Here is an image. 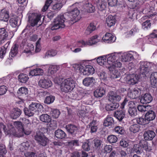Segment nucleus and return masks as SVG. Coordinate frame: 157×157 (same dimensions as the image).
<instances>
[{
  "label": "nucleus",
  "instance_id": "nucleus-61",
  "mask_svg": "<svg viewBox=\"0 0 157 157\" xmlns=\"http://www.w3.org/2000/svg\"><path fill=\"white\" fill-rule=\"evenodd\" d=\"M114 130L116 132L121 134H123L124 132V130L123 128L119 126L115 127Z\"/></svg>",
  "mask_w": 157,
  "mask_h": 157
},
{
  "label": "nucleus",
  "instance_id": "nucleus-12",
  "mask_svg": "<svg viewBox=\"0 0 157 157\" xmlns=\"http://www.w3.org/2000/svg\"><path fill=\"white\" fill-rule=\"evenodd\" d=\"M108 96V100L112 102H116L119 101L121 99V96L113 91L109 92Z\"/></svg>",
  "mask_w": 157,
  "mask_h": 157
},
{
  "label": "nucleus",
  "instance_id": "nucleus-35",
  "mask_svg": "<svg viewBox=\"0 0 157 157\" xmlns=\"http://www.w3.org/2000/svg\"><path fill=\"white\" fill-rule=\"evenodd\" d=\"M66 128L67 131L71 134L75 133L77 130V127L73 124H68L66 126Z\"/></svg>",
  "mask_w": 157,
  "mask_h": 157
},
{
  "label": "nucleus",
  "instance_id": "nucleus-36",
  "mask_svg": "<svg viewBox=\"0 0 157 157\" xmlns=\"http://www.w3.org/2000/svg\"><path fill=\"white\" fill-rule=\"evenodd\" d=\"M96 29V26L94 23H91L85 31V34L88 35L90 34L93 31Z\"/></svg>",
  "mask_w": 157,
  "mask_h": 157
},
{
  "label": "nucleus",
  "instance_id": "nucleus-55",
  "mask_svg": "<svg viewBox=\"0 0 157 157\" xmlns=\"http://www.w3.org/2000/svg\"><path fill=\"white\" fill-rule=\"evenodd\" d=\"M55 100V97L52 96L47 97L44 101V103L49 104L52 103Z\"/></svg>",
  "mask_w": 157,
  "mask_h": 157
},
{
  "label": "nucleus",
  "instance_id": "nucleus-11",
  "mask_svg": "<svg viewBox=\"0 0 157 157\" xmlns=\"http://www.w3.org/2000/svg\"><path fill=\"white\" fill-rule=\"evenodd\" d=\"M115 67H108L110 71V76L112 79H115L121 77V75L119 71L115 69Z\"/></svg>",
  "mask_w": 157,
  "mask_h": 157
},
{
  "label": "nucleus",
  "instance_id": "nucleus-44",
  "mask_svg": "<svg viewBox=\"0 0 157 157\" xmlns=\"http://www.w3.org/2000/svg\"><path fill=\"white\" fill-rule=\"evenodd\" d=\"M60 114L59 110L57 109H51L50 112V115L54 118H58Z\"/></svg>",
  "mask_w": 157,
  "mask_h": 157
},
{
  "label": "nucleus",
  "instance_id": "nucleus-41",
  "mask_svg": "<svg viewBox=\"0 0 157 157\" xmlns=\"http://www.w3.org/2000/svg\"><path fill=\"white\" fill-rule=\"evenodd\" d=\"M29 146V143L27 141L19 145L18 147L20 151L22 152L24 151L25 150H27Z\"/></svg>",
  "mask_w": 157,
  "mask_h": 157
},
{
  "label": "nucleus",
  "instance_id": "nucleus-21",
  "mask_svg": "<svg viewBox=\"0 0 157 157\" xmlns=\"http://www.w3.org/2000/svg\"><path fill=\"white\" fill-rule=\"evenodd\" d=\"M21 110L18 108L13 109L10 114L11 117L13 119H16L21 114Z\"/></svg>",
  "mask_w": 157,
  "mask_h": 157
},
{
  "label": "nucleus",
  "instance_id": "nucleus-39",
  "mask_svg": "<svg viewBox=\"0 0 157 157\" xmlns=\"http://www.w3.org/2000/svg\"><path fill=\"white\" fill-rule=\"evenodd\" d=\"M98 63L101 66H105L107 64L106 55L98 57L97 59Z\"/></svg>",
  "mask_w": 157,
  "mask_h": 157
},
{
  "label": "nucleus",
  "instance_id": "nucleus-6",
  "mask_svg": "<svg viewBox=\"0 0 157 157\" xmlns=\"http://www.w3.org/2000/svg\"><path fill=\"white\" fill-rule=\"evenodd\" d=\"M139 64L140 66L139 70L141 77L146 76V75L151 70L152 63L148 62L141 61Z\"/></svg>",
  "mask_w": 157,
  "mask_h": 157
},
{
  "label": "nucleus",
  "instance_id": "nucleus-54",
  "mask_svg": "<svg viewBox=\"0 0 157 157\" xmlns=\"http://www.w3.org/2000/svg\"><path fill=\"white\" fill-rule=\"evenodd\" d=\"M28 92L27 88L23 87L19 88L17 93L18 94L21 95L22 94H26L28 93Z\"/></svg>",
  "mask_w": 157,
  "mask_h": 157
},
{
  "label": "nucleus",
  "instance_id": "nucleus-64",
  "mask_svg": "<svg viewBox=\"0 0 157 157\" xmlns=\"http://www.w3.org/2000/svg\"><path fill=\"white\" fill-rule=\"evenodd\" d=\"M7 90V87L4 86L2 85L0 86V95H2L6 94Z\"/></svg>",
  "mask_w": 157,
  "mask_h": 157
},
{
  "label": "nucleus",
  "instance_id": "nucleus-45",
  "mask_svg": "<svg viewBox=\"0 0 157 157\" xmlns=\"http://www.w3.org/2000/svg\"><path fill=\"white\" fill-rule=\"evenodd\" d=\"M40 118L41 121L45 123H49L51 120L50 117L47 114L41 115Z\"/></svg>",
  "mask_w": 157,
  "mask_h": 157
},
{
  "label": "nucleus",
  "instance_id": "nucleus-46",
  "mask_svg": "<svg viewBox=\"0 0 157 157\" xmlns=\"http://www.w3.org/2000/svg\"><path fill=\"white\" fill-rule=\"evenodd\" d=\"M98 37L97 35L93 36L88 41V43H87V44L89 45H92L97 43L99 41V40L98 39Z\"/></svg>",
  "mask_w": 157,
  "mask_h": 157
},
{
  "label": "nucleus",
  "instance_id": "nucleus-42",
  "mask_svg": "<svg viewBox=\"0 0 157 157\" xmlns=\"http://www.w3.org/2000/svg\"><path fill=\"white\" fill-rule=\"evenodd\" d=\"M140 128V126L138 124L131 125L129 127L130 131L133 133H136L139 131Z\"/></svg>",
  "mask_w": 157,
  "mask_h": 157
},
{
  "label": "nucleus",
  "instance_id": "nucleus-23",
  "mask_svg": "<svg viewBox=\"0 0 157 157\" xmlns=\"http://www.w3.org/2000/svg\"><path fill=\"white\" fill-rule=\"evenodd\" d=\"M156 117L155 113L152 110H150L147 112L145 115L146 119L149 122V121L154 120Z\"/></svg>",
  "mask_w": 157,
  "mask_h": 157
},
{
  "label": "nucleus",
  "instance_id": "nucleus-31",
  "mask_svg": "<svg viewBox=\"0 0 157 157\" xmlns=\"http://www.w3.org/2000/svg\"><path fill=\"white\" fill-rule=\"evenodd\" d=\"M62 0H47L43 6L42 10L43 12L46 11L48 8L51 3L53 2L54 3L62 2Z\"/></svg>",
  "mask_w": 157,
  "mask_h": 157
},
{
  "label": "nucleus",
  "instance_id": "nucleus-50",
  "mask_svg": "<svg viewBox=\"0 0 157 157\" xmlns=\"http://www.w3.org/2000/svg\"><path fill=\"white\" fill-rule=\"evenodd\" d=\"M151 106H144L143 105H139L138 106V110L141 112H144L148 111L150 109Z\"/></svg>",
  "mask_w": 157,
  "mask_h": 157
},
{
  "label": "nucleus",
  "instance_id": "nucleus-22",
  "mask_svg": "<svg viewBox=\"0 0 157 157\" xmlns=\"http://www.w3.org/2000/svg\"><path fill=\"white\" fill-rule=\"evenodd\" d=\"M116 22L115 17L112 15H109L106 19V23L109 27L114 25Z\"/></svg>",
  "mask_w": 157,
  "mask_h": 157
},
{
  "label": "nucleus",
  "instance_id": "nucleus-1",
  "mask_svg": "<svg viewBox=\"0 0 157 157\" xmlns=\"http://www.w3.org/2000/svg\"><path fill=\"white\" fill-rule=\"evenodd\" d=\"M54 82L55 83L60 86L62 91L68 92L72 90L75 86V82L71 78H68L65 79L58 77L55 78Z\"/></svg>",
  "mask_w": 157,
  "mask_h": 157
},
{
  "label": "nucleus",
  "instance_id": "nucleus-28",
  "mask_svg": "<svg viewBox=\"0 0 157 157\" xmlns=\"http://www.w3.org/2000/svg\"><path fill=\"white\" fill-rule=\"evenodd\" d=\"M95 82V79L93 77H87L83 80V84L86 86L93 85Z\"/></svg>",
  "mask_w": 157,
  "mask_h": 157
},
{
  "label": "nucleus",
  "instance_id": "nucleus-56",
  "mask_svg": "<svg viewBox=\"0 0 157 157\" xmlns=\"http://www.w3.org/2000/svg\"><path fill=\"white\" fill-rule=\"evenodd\" d=\"M25 114L29 117L32 116L34 115V113L31 109H28L27 108H25L24 109Z\"/></svg>",
  "mask_w": 157,
  "mask_h": 157
},
{
  "label": "nucleus",
  "instance_id": "nucleus-34",
  "mask_svg": "<svg viewBox=\"0 0 157 157\" xmlns=\"http://www.w3.org/2000/svg\"><path fill=\"white\" fill-rule=\"evenodd\" d=\"M59 69V66L57 65H51L49 66L48 73L49 75H52L55 74Z\"/></svg>",
  "mask_w": 157,
  "mask_h": 157
},
{
  "label": "nucleus",
  "instance_id": "nucleus-19",
  "mask_svg": "<svg viewBox=\"0 0 157 157\" xmlns=\"http://www.w3.org/2000/svg\"><path fill=\"white\" fill-rule=\"evenodd\" d=\"M152 100L151 95L149 94H146L142 96L140 102L143 104H147L150 103Z\"/></svg>",
  "mask_w": 157,
  "mask_h": 157
},
{
  "label": "nucleus",
  "instance_id": "nucleus-49",
  "mask_svg": "<svg viewBox=\"0 0 157 157\" xmlns=\"http://www.w3.org/2000/svg\"><path fill=\"white\" fill-rule=\"evenodd\" d=\"M151 26V23L150 20H147L142 24V28L144 30H146L150 29Z\"/></svg>",
  "mask_w": 157,
  "mask_h": 157
},
{
  "label": "nucleus",
  "instance_id": "nucleus-3",
  "mask_svg": "<svg viewBox=\"0 0 157 157\" xmlns=\"http://www.w3.org/2000/svg\"><path fill=\"white\" fill-rule=\"evenodd\" d=\"M119 56V54L117 52L106 55L107 64L110 65L108 67L117 68L121 67L122 66L121 63L119 61L117 60V59Z\"/></svg>",
  "mask_w": 157,
  "mask_h": 157
},
{
  "label": "nucleus",
  "instance_id": "nucleus-29",
  "mask_svg": "<svg viewBox=\"0 0 157 157\" xmlns=\"http://www.w3.org/2000/svg\"><path fill=\"white\" fill-rule=\"evenodd\" d=\"M128 95L132 98H136L139 96V90L136 89H132L128 92Z\"/></svg>",
  "mask_w": 157,
  "mask_h": 157
},
{
  "label": "nucleus",
  "instance_id": "nucleus-7",
  "mask_svg": "<svg viewBox=\"0 0 157 157\" xmlns=\"http://www.w3.org/2000/svg\"><path fill=\"white\" fill-rule=\"evenodd\" d=\"M34 138L39 144L43 146H46L48 142V139L44 136L43 133L40 132L36 133Z\"/></svg>",
  "mask_w": 157,
  "mask_h": 157
},
{
  "label": "nucleus",
  "instance_id": "nucleus-16",
  "mask_svg": "<svg viewBox=\"0 0 157 157\" xmlns=\"http://www.w3.org/2000/svg\"><path fill=\"white\" fill-rule=\"evenodd\" d=\"M103 40L106 43H111L114 42L116 37L110 33H107L102 38Z\"/></svg>",
  "mask_w": 157,
  "mask_h": 157
},
{
  "label": "nucleus",
  "instance_id": "nucleus-14",
  "mask_svg": "<svg viewBox=\"0 0 157 157\" xmlns=\"http://www.w3.org/2000/svg\"><path fill=\"white\" fill-rule=\"evenodd\" d=\"M38 84L39 86L42 88L47 89L51 87L52 85V83L49 79L43 78L39 80Z\"/></svg>",
  "mask_w": 157,
  "mask_h": 157
},
{
  "label": "nucleus",
  "instance_id": "nucleus-2",
  "mask_svg": "<svg viewBox=\"0 0 157 157\" xmlns=\"http://www.w3.org/2000/svg\"><path fill=\"white\" fill-rule=\"evenodd\" d=\"M8 129L2 123H0V127L3 129L5 132H7V134H12L13 136L20 137L24 135L23 129H17L16 131L14 128L13 126L11 123H9L7 125Z\"/></svg>",
  "mask_w": 157,
  "mask_h": 157
},
{
  "label": "nucleus",
  "instance_id": "nucleus-40",
  "mask_svg": "<svg viewBox=\"0 0 157 157\" xmlns=\"http://www.w3.org/2000/svg\"><path fill=\"white\" fill-rule=\"evenodd\" d=\"M119 106V104L117 102H114L107 104L105 107L106 110L108 111L114 110Z\"/></svg>",
  "mask_w": 157,
  "mask_h": 157
},
{
  "label": "nucleus",
  "instance_id": "nucleus-48",
  "mask_svg": "<svg viewBox=\"0 0 157 157\" xmlns=\"http://www.w3.org/2000/svg\"><path fill=\"white\" fill-rule=\"evenodd\" d=\"M66 145L70 147L73 146H78L79 143L78 140H73L67 142L66 143Z\"/></svg>",
  "mask_w": 157,
  "mask_h": 157
},
{
  "label": "nucleus",
  "instance_id": "nucleus-25",
  "mask_svg": "<svg viewBox=\"0 0 157 157\" xmlns=\"http://www.w3.org/2000/svg\"><path fill=\"white\" fill-rule=\"evenodd\" d=\"M8 36L5 27L0 29V44L4 42V40Z\"/></svg>",
  "mask_w": 157,
  "mask_h": 157
},
{
  "label": "nucleus",
  "instance_id": "nucleus-26",
  "mask_svg": "<svg viewBox=\"0 0 157 157\" xmlns=\"http://www.w3.org/2000/svg\"><path fill=\"white\" fill-rule=\"evenodd\" d=\"M98 8L101 10L105 9L106 7V0H95Z\"/></svg>",
  "mask_w": 157,
  "mask_h": 157
},
{
  "label": "nucleus",
  "instance_id": "nucleus-30",
  "mask_svg": "<svg viewBox=\"0 0 157 157\" xmlns=\"http://www.w3.org/2000/svg\"><path fill=\"white\" fill-rule=\"evenodd\" d=\"M114 121L112 117L108 116L104 121L103 125L106 127H112L114 124Z\"/></svg>",
  "mask_w": 157,
  "mask_h": 157
},
{
  "label": "nucleus",
  "instance_id": "nucleus-4",
  "mask_svg": "<svg viewBox=\"0 0 157 157\" xmlns=\"http://www.w3.org/2000/svg\"><path fill=\"white\" fill-rule=\"evenodd\" d=\"M73 67L77 72L78 71L84 75H89L94 73V69L91 65L83 66L80 64H75L73 65Z\"/></svg>",
  "mask_w": 157,
  "mask_h": 157
},
{
  "label": "nucleus",
  "instance_id": "nucleus-33",
  "mask_svg": "<svg viewBox=\"0 0 157 157\" xmlns=\"http://www.w3.org/2000/svg\"><path fill=\"white\" fill-rule=\"evenodd\" d=\"M114 116L119 121H121L124 117V113L122 110L117 111L115 112Z\"/></svg>",
  "mask_w": 157,
  "mask_h": 157
},
{
  "label": "nucleus",
  "instance_id": "nucleus-32",
  "mask_svg": "<svg viewBox=\"0 0 157 157\" xmlns=\"http://www.w3.org/2000/svg\"><path fill=\"white\" fill-rule=\"evenodd\" d=\"M18 45L15 44L11 48L9 54L10 58L15 57L18 53Z\"/></svg>",
  "mask_w": 157,
  "mask_h": 157
},
{
  "label": "nucleus",
  "instance_id": "nucleus-63",
  "mask_svg": "<svg viewBox=\"0 0 157 157\" xmlns=\"http://www.w3.org/2000/svg\"><path fill=\"white\" fill-rule=\"evenodd\" d=\"M84 96L83 93L81 92H78L77 93L74 94L75 99L78 100L81 99Z\"/></svg>",
  "mask_w": 157,
  "mask_h": 157
},
{
  "label": "nucleus",
  "instance_id": "nucleus-10",
  "mask_svg": "<svg viewBox=\"0 0 157 157\" xmlns=\"http://www.w3.org/2000/svg\"><path fill=\"white\" fill-rule=\"evenodd\" d=\"M139 76L136 74L127 75L124 78L125 82L131 85L137 83L139 79Z\"/></svg>",
  "mask_w": 157,
  "mask_h": 157
},
{
  "label": "nucleus",
  "instance_id": "nucleus-58",
  "mask_svg": "<svg viewBox=\"0 0 157 157\" xmlns=\"http://www.w3.org/2000/svg\"><path fill=\"white\" fill-rule=\"evenodd\" d=\"M96 122L95 121H92L90 124V126L91 127V132H95L96 131L97 128L96 126L94 125L96 124Z\"/></svg>",
  "mask_w": 157,
  "mask_h": 157
},
{
  "label": "nucleus",
  "instance_id": "nucleus-8",
  "mask_svg": "<svg viewBox=\"0 0 157 157\" xmlns=\"http://www.w3.org/2000/svg\"><path fill=\"white\" fill-rule=\"evenodd\" d=\"M80 12L79 10L77 8L72 10L68 14L70 17L68 18V21H75V22L77 21L81 18L80 15Z\"/></svg>",
  "mask_w": 157,
  "mask_h": 157
},
{
  "label": "nucleus",
  "instance_id": "nucleus-43",
  "mask_svg": "<svg viewBox=\"0 0 157 157\" xmlns=\"http://www.w3.org/2000/svg\"><path fill=\"white\" fill-rule=\"evenodd\" d=\"M18 79L20 82L25 83L28 81L29 77L27 75L21 73L18 76Z\"/></svg>",
  "mask_w": 157,
  "mask_h": 157
},
{
  "label": "nucleus",
  "instance_id": "nucleus-24",
  "mask_svg": "<svg viewBox=\"0 0 157 157\" xmlns=\"http://www.w3.org/2000/svg\"><path fill=\"white\" fill-rule=\"evenodd\" d=\"M44 73L43 70L40 68H37L31 70L29 73V76H32L42 75Z\"/></svg>",
  "mask_w": 157,
  "mask_h": 157
},
{
  "label": "nucleus",
  "instance_id": "nucleus-20",
  "mask_svg": "<svg viewBox=\"0 0 157 157\" xmlns=\"http://www.w3.org/2000/svg\"><path fill=\"white\" fill-rule=\"evenodd\" d=\"M155 136V133L152 131H145L144 134V138L146 140H151Z\"/></svg>",
  "mask_w": 157,
  "mask_h": 157
},
{
  "label": "nucleus",
  "instance_id": "nucleus-17",
  "mask_svg": "<svg viewBox=\"0 0 157 157\" xmlns=\"http://www.w3.org/2000/svg\"><path fill=\"white\" fill-rule=\"evenodd\" d=\"M9 17V12L5 10H2L0 13V20L6 22L8 24L7 21Z\"/></svg>",
  "mask_w": 157,
  "mask_h": 157
},
{
  "label": "nucleus",
  "instance_id": "nucleus-27",
  "mask_svg": "<svg viewBox=\"0 0 157 157\" xmlns=\"http://www.w3.org/2000/svg\"><path fill=\"white\" fill-rule=\"evenodd\" d=\"M105 94V90L102 87H100L94 92V95L96 98L102 97Z\"/></svg>",
  "mask_w": 157,
  "mask_h": 157
},
{
  "label": "nucleus",
  "instance_id": "nucleus-60",
  "mask_svg": "<svg viewBox=\"0 0 157 157\" xmlns=\"http://www.w3.org/2000/svg\"><path fill=\"white\" fill-rule=\"evenodd\" d=\"M52 7V9L54 10H59L62 7L63 4L62 2L55 3Z\"/></svg>",
  "mask_w": 157,
  "mask_h": 157
},
{
  "label": "nucleus",
  "instance_id": "nucleus-13",
  "mask_svg": "<svg viewBox=\"0 0 157 157\" xmlns=\"http://www.w3.org/2000/svg\"><path fill=\"white\" fill-rule=\"evenodd\" d=\"M29 109L32 111H35L41 113V111H43V107L40 104L36 102H32L29 106Z\"/></svg>",
  "mask_w": 157,
  "mask_h": 157
},
{
  "label": "nucleus",
  "instance_id": "nucleus-59",
  "mask_svg": "<svg viewBox=\"0 0 157 157\" xmlns=\"http://www.w3.org/2000/svg\"><path fill=\"white\" fill-rule=\"evenodd\" d=\"M6 153L5 146L3 144H0V157H4L3 154Z\"/></svg>",
  "mask_w": 157,
  "mask_h": 157
},
{
  "label": "nucleus",
  "instance_id": "nucleus-47",
  "mask_svg": "<svg viewBox=\"0 0 157 157\" xmlns=\"http://www.w3.org/2000/svg\"><path fill=\"white\" fill-rule=\"evenodd\" d=\"M84 6L86 10L89 13H92L94 11L95 7L91 3H86Z\"/></svg>",
  "mask_w": 157,
  "mask_h": 157
},
{
  "label": "nucleus",
  "instance_id": "nucleus-53",
  "mask_svg": "<svg viewBox=\"0 0 157 157\" xmlns=\"http://www.w3.org/2000/svg\"><path fill=\"white\" fill-rule=\"evenodd\" d=\"M107 140L110 143H114L117 140V137L114 135H111L107 137Z\"/></svg>",
  "mask_w": 157,
  "mask_h": 157
},
{
  "label": "nucleus",
  "instance_id": "nucleus-62",
  "mask_svg": "<svg viewBox=\"0 0 157 157\" xmlns=\"http://www.w3.org/2000/svg\"><path fill=\"white\" fill-rule=\"evenodd\" d=\"M25 157H37V154L36 153L32 152H27L25 153Z\"/></svg>",
  "mask_w": 157,
  "mask_h": 157
},
{
  "label": "nucleus",
  "instance_id": "nucleus-15",
  "mask_svg": "<svg viewBox=\"0 0 157 157\" xmlns=\"http://www.w3.org/2000/svg\"><path fill=\"white\" fill-rule=\"evenodd\" d=\"M135 53L134 52L123 53L121 56V61L123 62H126L132 60L134 59V54Z\"/></svg>",
  "mask_w": 157,
  "mask_h": 157
},
{
  "label": "nucleus",
  "instance_id": "nucleus-57",
  "mask_svg": "<svg viewBox=\"0 0 157 157\" xmlns=\"http://www.w3.org/2000/svg\"><path fill=\"white\" fill-rule=\"evenodd\" d=\"M138 30V29L135 28L134 29H131L130 31L126 32L125 33L126 36L127 37H128L132 36L136 33Z\"/></svg>",
  "mask_w": 157,
  "mask_h": 157
},
{
  "label": "nucleus",
  "instance_id": "nucleus-38",
  "mask_svg": "<svg viewBox=\"0 0 157 157\" xmlns=\"http://www.w3.org/2000/svg\"><path fill=\"white\" fill-rule=\"evenodd\" d=\"M102 142L100 140L95 139L92 142V145L93 147L96 149H100Z\"/></svg>",
  "mask_w": 157,
  "mask_h": 157
},
{
  "label": "nucleus",
  "instance_id": "nucleus-18",
  "mask_svg": "<svg viewBox=\"0 0 157 157\" xmlns=\"http://www.w3.org/2000/svg\"><path fill=\"white\" fill-rule=\"evenodd\" d=\"M134 105V103L132 101L129 102V108L128 112L129 114L132 117L136 116L137 114V110L136 108L134 106L132 107L131 106V105Z\"/></svg>",
  "mask_w": 157,
  "mask_h": 157
},
{
  "label": "nucleus",
  "instance_id": "nucleus-51",
  "mask_svg": "<svg viewBox=\"0 0 157 157\" xmlns=\"http://www.w3.org/2000/svg\"><path fill=\"white\" fill-rule=\"evenodd\" d=\"M17 20L18 18L16 17L11 18L9 22L11 26L13 27H15L17 26Z\"/></svg>",
  "mask_w": 157,
  "mask_h": 157
},
{
  "label": "nucleus",
  "instance_id": "nucleus-52",
  "mask_svg": "<svg viewBox=\"0 0 157 157\" xmlns=\"http://www.w3.org/2000/svg\"><path fill=\"white\" fill-rule=\"evenodd\" d=\"M136 121L138 124L141 125H145L148 123L145 117L144 118L142 117L137 118Z\"/></svg>",
  "mask_w": 157,
  "mask_h": 157
},
{
  "label": "nucleus",
  "instance_id": "nucleus-5",
  "mask_svg": "<svg viewBox=\"0 0 157 157\" xmlns=\"http://www.w3.org/2000/svg\"><path fill=\"white\" fill-rule=\"evenodd\" d=\"M65 20L63 15H59L55 19L53 23L50 26L51 29L53 30L63 28L66 25L64 23Z\"/></svg>",
  "mask_w": 157,
  "mask_h": 157
},
{
  "label": "nucleus",
  "instance_id": "nucleus-9",
  "mask_svg": "<svg viewBox=\"0 0 157 157\" xmlns=\"http://www.w3.org/2000/svg\"><path fill=\"white\" fill-rule=\"evenodd\" d=\"M41 16L40 14L37 13L30 14L28 16L29 22L32 26L36 25L39 22Z\"/></svg>",
  "mask_w": 157,
  "mask_h": 157
},
{
  "label": "nucleus",
  "instance_id": "nucleus-37",
  "mask_svg": "<svg viewBox=\"0 0 157 157\" xmlns=\"http://www.w3.org/2000/svg\"><path fill=\"white\" fill-rule=\"evenodd\" d=\"M55 134L56 137L59 139H63L66 136L64 132L60 129H58L56 131Z\"/></svg>",
  "mask_w": 157,
  "mask_h": 157
}]
</instances>
